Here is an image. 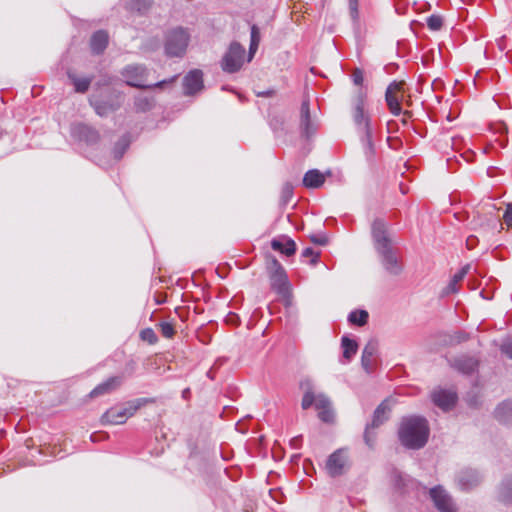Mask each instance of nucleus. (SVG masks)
<instances>
[{
  "instance_id": "obj_1",
  "label": "nucleus",
  "mask_w": 512,
  "mask_h": 512,
  "mask_svg": "<svg viewBox=\"0 0 512 512\" xmlns=\"http://www.w3.org/2000/svg\"><path fill=\"white\" fill-rule=\"evenodd\" d=\"M430 428L426 418L422 416L403 417L398 429L400 443L413 450L423 448L429 438Z\"/></svg>"
},
{
  "instance_id": "obj_2",
  "label": "nucleus",
  "mask_w": 512,
  "mask_h": 512,
  "mask_svg": "<svg viewBox=\"0 0 512 512\" xmlns=\"http://www.w3.org/2000/svg\"><path fill=\"white\" fill-rule=\"evenodd\" d=\"M300 388L304 392L301 407L304 410L309 409L312 405L319 411L318 417L325 423H332L334 420V412L331 407V401L323 394H315L312 382L309 379L300 382Z\"/></svg>"
},
{
  "instance_id": "obj_3",
  "label": "nucleus",
  "mask_w": 512,
  "mask_h": 512,
  "mask_svg": "<svg viewBox=\"0 0 512 512\" xmlns=\"http://www.w3.org/2000/svg\"><path fill=\"white\" fill-rule=\"evenodd\" d=\"M120 74L128 86L138 89L164 88L166 85L173 83L177 79V75H175L169 79L161 80L154 84H145L148 69L143 64H129L121 70Z\"/></svg>"
},
{
  "instance_id": "obj_4",
  "label": "nucleus",
  "mask_w": 512,
  "mask_h": 512,
  "mask_svg": "<svg viewBox=\"0 0 512 512\" xmlns=\"http://www.w3.org/2000/svg\"><path fill=\"white\" fill-rule=\"evenodd\" d=\"M267 270L271 289L275 291L286 304H289L292 296V288L285 269L276 258H272L267 264Z\"/></svg>"
},
{
  "instance_id": "obj_5",
  "label": "nucleus",
  "mask_w": 512,
  "mask_h": 512,
  "mask_svg": "<svg viewBox=\"0 0 512 512\" xmlns=\"http://www.w3.org/2000/svg\"><path fill=\"white\" fill-rule=\"evenodd\" d=\"M189 39V34L183 28L171 29L165 36V54L168 57H182L186 52Z\"/></svg>"
},
{
  "instance_id": "obj_6",
  "label": "nucleus",
  "mask_w": 512,
  "mask_h": 512,
  "mask_svg": "<svg viewBox=\"0 0 512 512\" xmlns=\"http://www.w3.org/2000/svg\"><path fill=\"white\" fill-rule=\"evenodd\" d=\"M141 407V401L135 400L128 402L123 407H113L107 410L101 416V423L103 425H121L124 424L128 418L133 416L135 412Z\"/></svg>"
},
{
  "instance_id": "obj_7",
  "label": "nucleus",
  "mask_w": 512,
  "mask_h": 512,
  "mask_svg": "<svg viewBox=\"0 0 512 512\" xmlns=\"http://www.w3.org/2000/svg\"><path fill=\"white\" fill-rule=\"evenodd\" d=\"M245 48L237 41L231 42L221 60V68L224 72L232 74L238 72L243 64Z\"/></svg>"
},
{
  "instance_id": "obj_8",
  "label": "nucleus",
  "mask_w": 512,
  "mask_h": 512,
  "mask_svg": "<svg viewBox=\"0 0 512 512\" xmlns=\"http://www.w3.org/2000/svg\"><path fill=\"white\" fill-rule=\"evenodd\" d=\"M391 412V408L389 406V401L384 400L374 411L373 418L370 424L366 425L364 431V441L366 445L370 448L374 447L376 434L373 432L374 429L381 426L389 419V415Z\"/></svg>"
},
{
  "instance_id": "obj_9",
  "label": "nucleus",
  "mask_w": 512,
  "mask_h": 512,
  "mask_svg": "<svg viewBox=\"0 0 512 512\" xmlns=\"http://www.w3.org/2000/svg\"><path fill=\"white\" fill-rule=\"evenodd\" d=\"M366 93L359 89L353 97V120L360 134L366 133V129L372 131L370 117L365 113Z\"/></svg>"
},
{
  "instance_id": "obj_10",
  "label": "nucleus",
  "mask_w": 512,
  "mask_h": 512,
  "mask_svg": "<svg viewBox=\"0 0 512 512\" xmlns=\"http://www.w3.org/2000/svg\"><path fill=\"white\" fill-rule=\"evenodd\" d=\"M371 230L377 251L382 256H392L391 240L387 234L384 220L376 218L372 223Z\"/></svg>"
},
{
  "instance_id": "obj_11",
  "label": "nucleus",
  "mask_w": 512,
  "mask_h": 512,
  "mask_svg": "<svg viewBox=\"0 0 512 512\" xmlns=\"http://www.w3.org/2000/svg\"><path fill=\"white\" fill-rule=\"evenodd\" d=\"M349 466L348 451L344 448L334 451L326 461V470L331 477L344 474Z\"/></svg>"
},
{
  "instance_id": "obj_12",
  "label": "nucleus",
  "mask_w": 512,
  "mask_h": 512,
  "mask_svg": "<svg viewBox=\"0 0 512 512\" xmlns=\"http://www.w3.org/2000/svg\"><path fill=\"white\" fill-rule=\"evenodd\" d=\"M429 495L439 512H458L457 504L442 486L431 488Z\"/></svg>"
},
{
  "instance_id": "obj_13",
  "label": "nucleus",
  "mask_w": 512,
  "mask_h": 512,
  "mask_svg": "<svg viewBox=\"0 0 512 512\" xmlns=\"http://www.w3.org/2000/svg\"><path fill=\"white\" fill-rule=\"evenodd\" d=\"M317 123L312 120L309 99H304L300 107L299 130L306 140H309L317 132Z\"/></svg>"
},
{
  "instance_id": "obj_14",
  "label": "nucleus",
  "mask_w": 512,
  "mask_h": 512,
  "mask_svg": "<svg viewBox=\"0 0 512 512\" xmlns=\"http://www.w3.org/2000/svg\"><path fill=\"white\" fill-rule=\"evenodd\" d=\"M404 82L403 81H392L385 92V100L390 112L398 116L402 113L401 108V98L398 93H400L403 89Z\"/></svg>"
},
{
  "instance_id": "obj_15",
  "label": "nucleus",
  "mask_w": 512,
  "mask_h": 512,
  "mask_svg": "<svg viewBox=\"0 0 512 512\" xmlns=\"http://www.w3.org/2000/svg\"><path fill=\"white\" fill-rule=\"evenodd\" d=\"M457 399L456 392L449 389L439 387L431 393L432 402L445 412L451 410L456 405Z\"/></svg>"
},
{
  "instance_id": "obj_16",
  "label": "nucleus",
  "mask_w": 512,
  "mask_h": 512,
  "mask_svg": "<svg viewBox=\"0 0 512 512\" xmlns=\"http://www.w3.org/2000/svg\"><path fill=\"white\" fill-rule=\"evenodd\" d=\"M482 477L478 471L465 468L459 471L456 475V483L463 491H469L477 487L481 483Z\"/></svg>"
},
{
  "instance_id": "obj_17",
  "label": "nucleus",
  "mask_w": 512,
  "mask_h": 512,
  "mask_svg": "<svg viewBox=\"0 0 512 512\" xmlns=\"http://www.w3.org/2000/svg\"><path fill=\"white\" fill-rule=\"evenodd\" d=\"M203 88V72L201 70H191L183 78V89L186 96H192L200 92Z\"/></svg>"
},
{
  "instance_id": "obj_18",
  "label": "nucleus",
  "mask_w": 512,
  "mask_h": 512,
  "mask_svg": "<svg viewBox=\"0 0 512 512\" xmlns=\"http://www.w3.org/2000/svg\"><path fill=\"white\" fill-rule=\"evenodd\" d=\"M379 343L376 339H370L362 351L361 365L367 373H371L376 365Z\"/></svg>"
},
{
  "instance_id": "obj_19",
  "label": "nucleus",
  "mask_w": 512,
  "mask_h": 512,
  "mask_svg": "<svg viewBox=\"0 0 512 512\" xmlns=\"http://www.w3.org/2000/svg\"><path fill=\"white\" fill-rule=\"evenodd\" d=\"M71 134L74 138L79 141H84L87 144H95L100 138L95 128L84 123L74 124L71 128Z\"/></svg>"
},
{
  "instance_id": "obj_20",
  "label": "nucleus",
  "mask_w": 512,
  "mask_h": 512,
  "mask_svg": "<svg viewBox=\"0 0 512 512\" xmlns=\"http://www.w3.org/2000/svg\"><path fill=\"white\" fill-rule=\"evenodd\" d=\"M270 246L273 251L283 256H293L296 253V243L286 235H280L271 240Z\"/></svg>"
},
{
  "instance_id": "obj_21",
  "label": "nucleus",
  "mask_w": 512,
  "mask_h": 512,
  "mask_svg": "<svg viewBox=\"0 0 512 512\" xmlns=\"http://www.w3.org/2000/svg\"><path fill=\"white\" fill-rule=\"evenodd\" d=\"M450 366L463 374H472L478 367V360L471 356H460L450 360Z\"/></svg>"
},
{
  "instance_id": "obj_22",
  "label": "nucleus",
  "mask_w": 512,
  "mask_h": 512,
  "mask_svg": "<svg viewBox=\"0 0 512 512\" xmlns=\"http://www.w3.org/2000/svg\"><path fill=\"white\" fill-rule=\"evenodd\" d=\"M109 43V34L106 30L95 31L90 38V49L92 54L101 55L106 50Z\"/></svg>"
},
{
  "instance_id": "obj_23",
  "label": "nucleus",
  "mask_w": 512,
  "mask_h": 512,
  "mask_svg": "<svg viewBox=\"0 0 512 512\" xmlns=\"http://www.w3.org/2000/svg\"><path fill=\"white\" fill-rule=\"evenodd\" d=\"M91 106L94 108L96 114L101 117L108 116L110 113L116 111L119 107L118 104H115L110 101H104L95 97H92L90 100Z\"/></svg>"
},
{
  "instance_id": "obj_24",
  "label": "nucleus",
  "mask_w": 512,
  "mask_h": 512,
  "mask_svg": "<svg viewBox=\"0 0 512 512\" xmlns=\"http://www.w3.org/2000/svg\"><path fill=\"white\" fill-rule=\"evenodd\" d=\"M325 182V176L317 169L308 170L303 177V185L307 188L316 189Z\"/></svg>"
},
{
  "instance_id": "obj_25",
  "label": "nucleus",
  "mask_w": 512,
  "mask_h": 512,
  "mask_svg": "<svg viewBox=\"0 0 512 512\" xmlns=\"http://www.w3.org/2000/svg\"><path fill=\"white\" fill-rule=\"evenodd\" d=\"M121 384L120 377H111L107 381L99 384L90 392V397H97L115 390Z\"/></svg>"
},
{
  "instance_id": "obj_26",
  "label": "nucleus",
  "mask_w": 512,
  "mask_h": 512,
  "mask_svg": "<svg viewBox=\"0 0 512 512\" xmlns=\"http://www.w3.org/2000/svg\"><path fill=\"white\" fill-rule=\"evenodd\" d=\"M498 498L503 503L512 504V474L502 480L498 488Z\"/></svg>"
},
{
  "instance_id": "obj_27",
  "label": "nucleus",
  "mask_w": 512,
  "mask_h": 512,
  "mask_svg": "<svg viewBox=\"0 0 512 512\" xmlns=\"http://www.w3.org/2000/svg\"><path fill=\"white\" fill-rule=\"evenodd\" d=\"M373 132L366 129V133L360 134V140L367 161L372 162L375 155V147L373 143Z\"/></svg>"
},
{
  "instance_id": "obj_28",
  "label": "nucleus",
  "mask_w": 512,
  "mask_h": 512,
  "mask_svg": "<svg viewBox=\"0 0 512 512\" xmlns=\"http://www.w3.org/2000/svg\"><path fill=\"white\" fill-rule=\"evenodd\" d=\"M67 76L70 79V81L73 83L75 92H77V93L87 92L90 87V84L93 80V77L79 78L71 71L67 72Z\"/></svg>"
},
{
  "instance_id": "obj_29",
  "label": "nucleus",
  "mask_w": 512,
  "mask_h": 512,
  "mask_svg": "<svg viewBox=\"0 0 512 512\" xmlns=\"http://www.w3.org/2000/svg\"><path fill=\"white\" fill-rule=\"evenodd\" d=\"M470 269V265L467 264L463 266L457 273H455L447 285V287L443 290L444 295H448L450 293H456L458 291L457 284L462 281L465 275L468 273Z\"/></svg>"
},
{
  "instance_id": "obj_30",
  "label": "nucleus",
  "mask_w": 512,
  "mask_h": 512,
  "mask_svg": "<svg viewBox=\"0 0 512 512\" xmlns=\"http://www.w3.org/2000/svg\"><path fill=\"white\" fill-rule=\"evenodd\" d=\"M381 266L390 275H398L403 269L401 258H381Z\"/></svg>"
},
{
  "instance_id": "obj_31",
  "label": "nucleus",
  "mask_w": 512,
  "mask_h": 512,
  "mask_svg": "<svg viewBox=\"0 0 512 512\" xmlns=\"http://www.w3.org/2000/svg\"><path fill=\"white\" fill-rule=\"evenodd\" d=\"M495 417L501 423H510L512 421V402H504L495 410Z\"/></svg>"
},
{
  "instance_id": "obj_32",
  "label": "nucleus",
  "mask_w": 512,
  "mask_h": 512,
  "mask_svg": "<svg viewBox=\"0 0 512 512\" xmlns=\"http://www.w3.org/2000/svg\"><path fill=\"white\" fill-rule=\"evenodd\" d=\"M131 143L130 135L128 133L121 136V138L115 143L113 148V156L116 160H120Z\"/></svg>"
},
{
  "instance_id": "obj_33",
  "label": "nucleus",
  "mask_w": 512,
  "mask_h": 512,
  "mask_svg": "<svg viewBox=\"0 0 512 512\" xmlns=\"http://www.w3.org/2000/svg\"><path fill=\"white\" fill-rule=\"evenodd\" d=\"M260 43V30L257 25L253 24L251 26V33H250V46H249V52H248V62L252 60L254 57Z\"/></svg>"
},
{
  "instance_id": "obj_34",
  "label": "nucleus",
  "mask_w": 512,
  "mask_h": 512,
  "mask_svg": "<svg viewBox=\"0 0 512 512\" xmlns=\"http://www.w3.org/2000/svg\"><path fill=\"white\" fill-rule=\"evenodd\" d=\"M341 346L343 348V357L350 361L351 358L356 354L358 349V344L355 340L348 338L347 336H343L341 339Z\"/></svg>"
},
{
  "instance_id": "obj_35",
  "label": "nucleus",
  "mask_w": 512,
  "mask_h": 512,
  "mask_svg": "<svg viewBox=\"0 0 512 512\" xmlns=\"http://www.w3.org/2000/svg\"><path fill=\"white\" fill-rule=\"evenodd\" d=\"M134 107L137 112H147L154 107L153 97L139 95L134 99Z\"/></svg>"
},
{
  "instance_id": "obj_36",
  "label": "nucleus",
  "mask_w": 512,
  "mask_h": 512,
  "mask_svg": "<svg viewBox=\"0 0 512 512\" xmlns=\"http://www.w3.org/2000/svg\"><path fill=\"white\" fill-rule=\"evenodd\" d=\"M369 314L366 310H354L350 312L348 321L357 326H364L368 321Z\"/></svg>"
},
{
  "instance_id": "obj_37",
  "label": "nucleus",
  "mask_w": 512,
  "mask_h": 512,
  "mask_svg": "<svg viewBox=\"0 0 512 512\" xmlns=\"http://www.w3.org/2000/svg\"><path fill=\"white\" fill-rule=\"evenodd\" d=\"M153 4V0H130L129 8L143 15L148 12Z\"/></svg>"
},
{
  "instance_id": "obj_38",
  "label": "nucleus",
  "mask_w": 512,
  "mask_h": 512,
  "mask_svg": "<svg viewBox=\"0 0 512 512\" xmlns=\"http://www.w3.org/2000/svg\"><path fill=\"white\" fill-rule=\"evenodd\" d=\"M293 196V185L289 182L283 184L280 195L281 205H287Z\"/></svg>"
},
{
  "instance_id": "obj_39",
  "label": "nucleus",
  "mask_w": 512,
  "mask_h": 512,
  "mask_svg": "<svg viewBox=\"0 0 512 512\" xmlns=\"http://www.w3.org/2000/svg\"><path fill=\"white\" fill-rule=\"evenodd\" d=\"M427 26L432 31H438L443 26V19L440 15L432 14L427 18Z\"/></svg>"
},
{
  "instance_id": "obj_40",
  "label": "nucleus",
  "mask_w": 512,
  "mask_h": 512,
  "mask_svg": "<svg viewBox=\"0 0 512 512\" xmlns=\"http://www.w3.org/2000/svg\"><path fill=\"white\" fill-rule=\"evenodd\" d=\"M349 6V14L354 22H357L359 19V0H348Z\"/></svg>"
},
{
  "instance_id": "obj_41",
  "label": "nucleus",
  "mask_w": 512,
  "mask_h": 512,
  "mask_svg": "<svg viewBox=\"0 0 512 512\" xmlns=\"http://www.w3.org/2000/svg\"><path fill=\"white\" fill-rule=\"evenodd\" d=\"M310 240L312 243L316 244V245H320V246H325L328 244L329 242V238L327 236L326 233H317V234H312L310 236Z\"/></svg>"
},
{
  "instance_id": "obj_42",
  "label": "nucleus",
  "mask_w": 512,
  "mask_h": 512,
  "mask_svg": "<svg viewBox=\"0 0 512 512\" xmlns=\"http://www.w3.org/2000/svg\"><path fill=\"white\" fill-rule=\"evenodd\" d=\"M140 336L142 340L147 341L150 344H154L157 341L156 334L150 328L142 330Z\"/></svg>"
},
{
  "instance_id": "obj_43",
  "label": "nucleus",
  "mask_w": 512,
  "mask_h": 512,
  "mask_svg": "<svg viewBox=\"0 0 512 512\" xmlns=\"http://www.w3.org/2000/svg\"><path fill=\"white\" fill-rule=\"evenodd\" d=\"M352 81L355 85L361 86L364 81V72L360 68H355L351 74Z\"/></svg>"
},
{
  "instance_id": "obj_44",
  "label": "nucleus",
  "mask_w": 512,
  "mask_h": 512,
  "mask_svg": "<svg viewBox=\"0 0 512 512\" xmlns=\"http://www.w3.org/2000/svg\"><path fill=\"white\" fill-rule=\"evenodd\" d=\"M159 326H160L161 333L164 337L171 338L174 335L175 330H174V327L172 324H170L168 322H162V323H160Z\"/></svg>"
},
{
  "instance_id": "obj_45",
  "label": "nucleus",
  "mask_w": 512,
  "mask_h": 512,
  "mask_svg": "<svg viewBox=\"0 0 512 512\" xmlns=\"http://www.w3.org/2000/svg\"><path fill=\"white\" fill-rule=\"evenodd\" d=\"M503 220L508 227L512 228V203L507 204Z\"/></svg>"
},
{
  "instance_id": "obj_46",
  "label": "nucleus",
  "mask_w": 512,
  "mask_h": 512,
  "mask_svg": "<svg viewBox=\"0 0 512 512\" xmlns=\"http://www.w3.org/2000/svg\"><path fill=\"white\" fill-rule=\"evenodd\" d=\"M468 339V336L463 332H456L454 335L451 336L450 344H459L463 341H466Z\"/></svg>"
},
{
  "instance_id": "obj_47",
  "label": "nucleus",
  "mask_w": 512,
  "mask_h": 512,
  "mask_svg": "<svg viewBox=\"0 0 512 512\" xmlns=\"http://www.w3.org/2000/svg\"><path fill=\"white\" fill-rule=\"evenodd\" d=\"M501 351L512 359V339L501 345Z\"/></svg>"
},
{
  "instance_id": "obj_48",
  "label": "nucleus",
  "mask_w": 512,
  "mask_h": 512,
  "mask_svg": "<svg viewBox=\"0 0 512 512\" xmlns=\"http://www.w3.org/2000/svg\"><path fill=\"white\" fill-rule=\"evenodd\" d=\"M321 255V251L320 250H316L312 247H306L300 256H320Z\"/></svg>"
},
{
  "instance_id": "obj_49",
  "label": "nucleus",
  "mask_w": 512,
  "mask_h": 512,
  "mask_svg": "<svg viewBox=\"0 0 512 512\" xmlns=\"http://www.w3.org/2000/svg\"><path fill=\"white\" fill-rule=\"evenodd\" d=\"M479 240L476 236L470 235L466 239V246L469 250H472L478 244Z\"/></svg>"
},
{
  "instance_id": "obj_50",
  "label": "nucleus",
  "mask_w": 512,
  "mask_h": 512,
  "mask_svg": "<svg viewBox=\"0 0 512 512\" xmlns=\"http://www.w3.org/2000/svg\"><path fill=\"white\" fill-rule=\"evenodd\" d=\"M290 445L293 449H296V450L300 449L301 445H302V436L298 435V436L293 437L290 440Z\"/></svg>"
},
{
  "instance_id": "obj_51",
  "label": "nucleus",
  "mask_w": 512,
  "mask_h": 512,
  "mask_svg": "<svg viewBox=\"0 0 512 512\" xmlns=\"http://www.w3.org/2000/svg\"><path fill=\"white\" fill-rule=\"evenodd\" d=\"M276 94V91L274 89H268L266 91H262L257 93V96L259 97H273Z\"/></svg>"
},
{
  "instance_id": "obj_52",
  "label": "nucleus",
  "mask_w": 512,
  "mask_h": 512,
  "mask_svg": "<svg viewBox=\"0 0 512 512\" xmlns=\"http://www.w3.org/2000/svg\"><path fill=\"white\" fill-rule=\"evenodd\" d=\"M489 221L491 222L493 228L502 227V223L497 216H491Z\"/></svg>"
},
{
  "instance_id": "obj_53",
  "label": "nucleus",
  "mask_w": 512,
  "mask_h": 512,
  "mask_svg": "<svg viewBox=\"0 0 512 512\" xmlns=\"http://www.w3.org/2000/svg\"><path fill=\"white\" fill-rule=\"evenodd\" d=\"M394 477H395L396 485H397L398 487H400V486L404 485V484L402 483V481H403L402 476H401L398 472H395V473H394Z\"/></svg>"
},
{
  "instance_id": "obj_54",
  "label": "nucleus",
  "mask_w": 512,
  "mask_h": 512,
  "mask_svg": "<svg viewBox=\"0 0 512 512\" xmlns=\"http://www.w3.org/2000/svg\"><path fill=\"white\" fill-rule=\"evenodd\" d=\"M401 114H403L402 123L407 124L408 118H410L412 116V112L404 111Z\"/></svg>"
},
{
  "instance_id": "obj_55",
  "label": "nucleus",
  "mask_w": 512,
  "mask_h": 512,
  "mask_svg": "<svg viewBox=\"0 0 512 512\" xmlns=\"http://www.w3.org/2000/svg\"><path fill=\"white\" fill-rule=\"evenodd\" d=\"M189 394H190V390H189L188 388H186V389H185V390H183V392H182V397H183L184 399H187V398H188V396H189Z\"/></svg>"
},
{
  "instance_id": "obj_56",
  "label": "nucleus",
  "mask_w": 512,
  "mask_h": 512,
  "mask_svg": "<svg viewBox=\"0 0 512 512\" xmlns=\"http://www.w3.org/2000/svg\"><path fill=\"white\" fill-rule=\"evenodd\" d=\"M319 259L320 258H310V261H309L310 265L315 266L318 263Z\"/></svg>"
},
{
  "instance_id": "obj_57",
  "label": "nucleus",
  "mask_w": 512,
  "mask_h": 512,
  "mask_svg": "<svg viewBox=\"0 0 512 512\" xmlns=\"http://www.w3.org/2000/svg\"><path fill=\"white\" fill-rule=\"evenodd\" d=\"M235 318H237V317L236 316L229 317L228 321L231 323H235Z\"/></svg>"
},
{
  "instance_id": "obj_58",
  "label": "nucleus",
  "mask_w": 512,
  "mask_h": 512,
  "mask_svg": "<svg viewBox=\"0 0 512 512\" xmlns=\"http://www.w3.org/2000/svg\"><path fill=\"white\" fill-rule=\"evenodd\" d=\"M245 512H247V511H245Z\"/></svg>"
}]
</instances>
